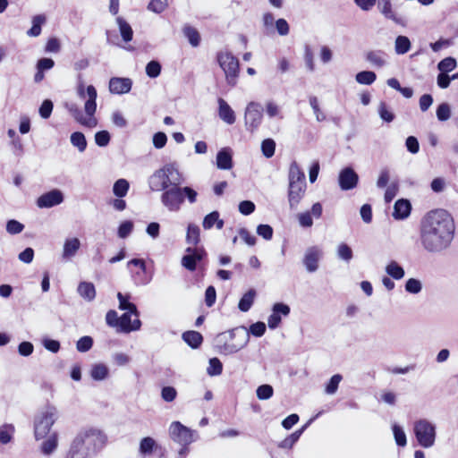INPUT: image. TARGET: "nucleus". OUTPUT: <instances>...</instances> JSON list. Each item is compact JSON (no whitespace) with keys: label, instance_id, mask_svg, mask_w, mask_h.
<instances>
[{"label":"nucleus","instance_id":"1","mask_svg":"<svg viewBox=\"0 0 458 458\" xmlns=\"http://www.w3.org/2000/svg\"><path fill=\"white\" fill-rule=\"evenodd\" d=\"M455 235V223L445 209L436 208L428 211L420 224V242L421 248L430 254H440L452 245Z\"/></svg>","mask_w":458,"mask_h":458},{"label":"nucleus","instance_id":"2","mask_svg":"<svg viewBox=\"0 0 458 458\" xmlns=\"http://www.w3.org/2000/svg\"><path fill=\"white\" fill-rule=\"evenodd\" d=\"M197 196L198 193L193 188L174 184L162 192L160 201L169 212H178L185 199H188L190 204H193L197 201Z\"/></svg>","mask_w":458,"mask_h":458},{"label":"nucleus","instance_id":"3","mask_svg":"<svg viewBox=\"0 0 458 458\" xmlns=\"http://www.w3.org/2000/svg\"><path fill=\"white\" fill-rule=\"evenodd\" d=\"M182 174L175 163H169L156 170L148 180V186L153 191H164L174 184H182Z\"/></svg>","mask_w":458,"mask_h":458},{"label":"nucleus","instance_id":"4","mask_svg":"<svg viewBox=\"0 0 458 458\" xmlns=\"http://www.w3.org/2000/svg\"><path fill=\"white\" fill-rule=\"evenodd\" d=\"M87 95L88 99L85 102L84 110L88 117L83 115L82 111L74 103L67 104L66 107L69 113L78 123H80L83 126L93 128L98 124V120L94 116L97 110L96 100L98 94L97 89L93 85H89L87 87Z\"/></svg>","mask_w":458,"mask_h":458},{"label":"nucleus","instance_id":"5","mask_svg":"<svg viewBox=\"0 0 458 458\" xmlns=\"http://www.w3.org/2000/svg\"><path fill=\"white\" fill-rule=\"evenodd\" d=\"M76 437L81 438L83 445L92 454L99 452L106 445L107 437L99 428L94 427L82 428Z\"/></svg>","mask_w":458,"mask_h":458},{"label":"nucleus","instance_id":"6","mask_svg":"<svg viewBox=\"0 0 458 458\" xmlns=\"http://www.w3.org/2000/svg\"><path fill=\"white\" fill-rule=\"evenodd\" d=\"M265 332L266 324L261 321L251 324L249 329H247L244 327L234 328L229 332L230 337L233 338L236 335H239L242 336V341L238 345H228L225 347V349L228 350L230 352H236L244 346H246L250 339V335H252L256 337H260L265 334Z\"/></svg>","mask_w":458,"mask_h":458},{"label":"nucleus","instance_id":"7","mask_svg":"<svg viewBox=\"0 0 458 458\" xmlns=\"http://www.w3.org/2000/svg\"><path fill=\"white\" fill-rule=\"evenodd\" d=\"M413 433L419 443L423 448H430L436 441V426L426 419H420L414 422Z\"/></svg>","mask_w":458,"mask_h":458},{"label":"nucleus","instance_id":"8","mask_svg":"<svg viewBox=\"0 0 458 458\" xmlns=\"http://www.w3.org/2000/svg\"><path fill=\"white\" fill-rule=\"evenodd\" d=\"M58 418V411L55 406H47L41 411L38 418L35 420L34 435L37 440L42 439L47 436L52 426Z\"/></svg>","mask_w":458,"mask_h":458},{"label":"nucleus","instance_id":"9","mask_svg":"<svg viewBox=\"0 0 458 458\" xmlns=\"http://www.w3.org/2000/svg\"><path fill=\"white\" fill-rule=\"evenodd\" d=\"M216 59L219 66L225 73L226 82L232 87L235 86L239 75L238 59L228 51L218 52Z\"/></svg>","mask_w":458,"mask_h":458},{"label":"nucleus","instance_id":"10","mask_svg":"<svg viewBox=\"0 0 458 458\" xmlns=\"http://www.w3.org/2000/svg\"><path fill=\"white\" fill-rule=\"evenodd\" d=\"M169 436L174 442L181 445H189L196 440L197 432L180 421H174L169 427Z\"/></svg>","mask_w":458,"mask_h":458},{"label":"nucleus","instance_id":"11","mask_svg":"<svg viewBox=\"0 0 458 458\" xmlns=\"http://www.w3.org/2000/svg\"><path fill=\"white\" fill-rule=\"evenodd\" d=\"M206 257L207 252L203 247L189 246L185 250V254L182 258L181 264L185 269L194 271L198 264H200Z\"/></svg>","mask_w":458,"mask_h":458},{"label":"nucleus","instance_id":"12","mask_svg":"<svg viewBox=\"0 0 458 458\" xmlns=\"http://www.w3.org/2000/svg\"><path fill=\"white\" fill-rule=\"evenodd\" d=\"M263 118V107L258 102H250L245 109L244 122L247 130L254 131L261 123Z\"/></svg>","mask_w":458,"mask_h":458},{"label":"nucleus","instance_id":"13","mask_svg":"<svg viewBox=\"0 0 458 458\" xmlns=\"http://www.w3.org/2000/svg\"><path fill=\"white\" fill-rule=\"evenodd\" d=\"M359 175L351 166L343 168L338 175V184L342 191H351L357 187Z\"/></svg>","mask_w":458,"mask_h":458},{"label":"nucleus","instance_id":"14","mask_svg":"<svg viewBox=\"0 0 458 458\" xmlns=\"http://www.w3.org/2000/svg\"><path fill=\"white\" fill-rule=\"evenodd\" d=\"M128 269L132 274L136 284L145 285L149 283V279L145 276L146 263L142 259H132L127 263Z\"/></svg>","mask_w":458,"mask_h":458},{"label":"nucleus","instance_id":"15","mask_svg":"<svg viewBox=\"0 0 458 458\" xmlns=\"http://www.w3.org/2000/svg\"><path fill=\"white\" fill-rule=\"evenodd\" d=\"M64 199L63 192L58 189L47 191L37 199V206L40 208H50L61 204Z\"/></svg>","mask_w":458,"mask_h":458},{"label":"nucleus","instance_id":"16","mask_svg":"<svg viewBox=\"0 0 458 458\" xmlns=\"http://www.w3.org/2000/svg\"><path fill=\"white\" fill-rule=\"evenodd\" d=\"M322 255V250L317 246L310 247L306 250L303 257V265L308 272L314 273L318 270Z\"/></svg>","mask_w":458,"mask_h":458},{"label":"nucleus","instance_id":"17","mask_svg":"<svg viewBox=\"0 0 458 458\" xmlns=\"http://www.w3.org/2000/svg\"><path fill=\"white\" fill-rule=\"evenodd\" d=\"M290 307L283 302H276L272 307V313L267 318V326L270 329H276L281 323L282 316L290 314Z\"/></svg>","mask_w":458,"mask_h":458},{"label":"nucleus","instance_id":"18","mask_svg":"<svg viewBox=\"0 0 458 458\" xmlns=\"http://www.w3.org/2000/svg\"><path fill=\"white\" fill-rule=\"evenodd\" d=\"M131 315H133L132 312L126 311L119 318L117 332L129 334L140 329L141 321L137 317L135 319L131 320Z\"/></svg>","mask_w":458,"mask_h":458},{"label":"nucleus","instance_id":"19","mask_svg":"<svg viewBox=\"0 0 458 458\" xmlns=\"http://www.w3.org/2000/svg\"><path fill=\"white\" fill-rule=\"evenodd\" d=\"M307 184L288 185V203L290 209L295 210L305 196Z\"/></svg>","mask_w":458,"mask_h":458},{"label":"nucleus","instance_id":"20","mask_svg":"<svg viewBox=\"0 0 458 458\" xmlns=\"http://www.w3.org/2000/svg\"><path fill=\"white\" fill-rule=\"evenodd\" d=\"M132 81L130 78L113 77L109 81V90L113 94L122 95L131 89Z\"/></svg>","mask_w":458,"mask_h":458},{"label":"nucleus","instance_id":"21","mask_svg":"<svg viewBox=\"0 0 458 458\" xmlns=\"http://www.w3.org/2000/svg\"><path fill=\"white\" fill-rule=\"evenodd\" d=\"M93 455L83 445L81 438L74 437L65 458H89Z\"/></svg>","mask_w":458,"mask_h":458},{"label":"nucleus","instance_id":"22","mask_svg":"<svg viewBox=\"0 0 458 458\" xmlns=\"http://www.w3.org/2000/svg\"><path fill=\"white\" fill-rule=\"evenodd\" d=\"M377 8L386 19L398 25L405 26V21L393 11L391 0H377Z\"/></svg>","mask_w":458,"mask_h":458},{"label":"nucleus","instance_id":"23","mask_svg":"<svg viewBox=\"0 0 458 458\" xmlns=\"http://www.w3.org/2000/svg\"><path fill=\"white\" fill-rule=\"evenodd\" d=\"M81 248V242L77 237L65 239L63 246L62 259L70 260Z\"/></svg>","mask_w":458,"mask_h":458},{"label":"nucleus","instance_id":"24","mask_svg":"<svg viewBox=\"0 0 458 458\" xmlns=\"http://www.w3.org/2000/svg\"><path fill=\"white\" fill-rule=\"evenodd\" d=\"M288 185L306 184V177L296 161L291 163L288 173Z\"/></svg>","mask_w":458,"mask_h":458},{"label":"nucleus","instance_id":"25","mask_svg":"<svg viewBox=\"0 0 458 458\" xmlns=\"http://www.w3.org/2000/svg\"><path fill=\"white\" fill-rule=\"evenodd\" d=\"M218 115L221 120H223L227 124H233L235 123L236 117L234 111L231 108V106L227 104V102L219 98L218 100Z\"/></svg>","mask_w":458,"mask_h":458},{"label":"nucleus","instance_id":"26","mask_svg":"<svg viewBox=\"0 0 458 458\" xmlns=\"http://www.w3.org/2000/svg\"><path fill=\"white\" fill-rule=\"evenodd\" d=\"M216 165L221 170H229L233 167L232 150L230 148H224L217 152Z\"/></svg>","mask_w":458,"mask_h":458},{"label":"nucleus","instance_id":"27","mask_svg":"<svg viewBox=\"0 0 458 458\" xmlns=\"http://www.w3.org/2000/svg\"><path fill=\"white\" fill-rule=\"evenodd\" d=\"M411 203L407 199H398L394 206L393 216L395 219H404L411 213Z\"/></svg>","mask_w":458,"mask_h":458},{"label":"nucleus","instance_id":"28","mask_svg":"<svg viewBox=\"0 0 458 458\" xmlns=\"http://www.w3.org/2000/svg\"><path fill=\"white\" fill-rule=\"evenodd\" d=\"M58 446V435L56 432H54L49 436L47 439L42 442L40 450L43 454L50 455L52 454Z\"/></svg>","mask_w":458,"mask_h":458},{"label":"nucleus","instance_id":"29","mask_svg":"<svg viewBox=\"0 0 458 458\" xmlns=\"http://www.w3.org/2000/svg\"><path fill=\"white\" fill-rule=\"evenodd\" d=\"M116 23L118 25L123 40L126 43L131 41L133 37V30L131 25L123 17L120 16L116 18Z\"/></svg>","mask_w":458,"mask_h":458},{"label":"nucleus","instance_id":"30","mask_svg":"<svg viewBox=\"0 0 458 458\" xmlns=\"http://www.w3.org/2000/svg\"><path fill=\"white\" fill-rule=\"evenodd\" d=\"M79 294L88 301H91L96 297V289L92 283L81 282L78 286Z\"/></svg>","mask_w":458,"mask_h":458},{"label":"nucleus","instance_id":"31","mask_svg":"<svg viewBox=\"0 0 458 458\" xmlns=\"http://www.w3.org/2000/svg\"><path fill=\"white\" fill-rule=\"evenodd\" d=\"M183 341L191 348L196 349L203 342V336L197 331H187L182 334Z\"/></svg>","mask_w":458,"mask_h":458},{"label":"nucleus","instance_id":"32","mask_svg":"<svg viewBox=\"0 0 458 458\" xmlns=\"http://www.w3.org/2000/svg\"><path fill=\"white\" fill-rule=\"evenodd\" d=\"M109 375V369L104 363H96L90 369V377L96 381L105 380Z\"/></svg>","mask_w":458,"mask_h":458},{"label":"nucleus","instance_id":"33","mask_svg":"<svg viewBox=\"0 0 458 458\" xmlns=\"http://www.w3.org/2000/svg\"><path fill=\"white\" fill-rule=\"evenodd\" d=\"M200 242V229L195 224H189L186 233V242L189 245L197 246Z\"/></svg>","mask_w":458,"mask_h":458},{"label":"nucleus","instance_id":"34","mask_svg":"<svg viewBox=\"0 0 458 458\" xmlns=\"http://www.w3.org/2000/svg\"><path fill=\"white\" fill-rule=\"evenodd\" d=\"M117 299L119 301V309L121 310L131 311L135 317L139 318L140 313L137 307L134 303L129 301V295H123L122 293H118Z\"/></svg>","mask_w":458,"mask_h":458},{"label":"nucleus","instance_id":"35","mask_svg":"<svg viewBox=\"0 0 458 458\" xmlns=\"http://www.w3.org/2000/svg\"><path fill=\"white\" fill-rule=\"evenodd\" d=\"M386 55L382 51H369L366 55V60L377 68H381L386 65Z\"/></svg>","mask_w":458,"mask_h":458},{"label":"nucleus","instance_id":"36","mask_svg":"<svg viewBox=\"0 0 458 458\" xmlns=\"http://www.w3.org/2000/svg\"><path fill=\"white\" fill-rule=\"evenodd\" d=\"M386 272L389 276L395 280L402 279L405 275L403 267L394 260L390 261L386 265Z\"/></svg>","mask_w":458,"mask_h":458},{"label":"nucleus","instance_id":"37","mask_svg":"<svg viewBox=\"0 0 458 458\" xmlns=\"http://www.w3.org/2000/svg\"><path fill=\"white\" fill-rule=\"evenodd\" d=\"M256 297V291L254 289H250L241 298L238 308L242 312H247L252 306L254 302V299Z\"/></svg>","mask_w":458,"mask_h":458},{"label":"nucleus","instance_id":"38","mask_svg":"<svg viewBox=\"0 0 458 458\" xmlns=\"http://www.w3.org/2000/svg\"><path fill=\"white\" fill-rule=\"evenodd\" d=\"M46 16L44 14H37L32 18V26L27 31L30 37H38L41 33V26L46 22Z\"/></svg>","mask_w":458,"mask_h":458},{"label":"nucleus","instance_id":"39","mask_svg":"<svg viewBox=\"0 0 458 458\" xmlns=\"http://www.w3.org/2000/svg\"><path fill=\"white\" fill-rule=\"evenodd\" d=\"M411 41L406 36H398L394 42V50L397 55H404L411 49Z\"/></svg>","mask_w":458,"mask_h":458},{"label":"nucleus","instance_id":"40","mask_svg":"<svg viewBox=\"0 0 458 458\" xmlns=\"http://www.w3.org/2000/svg\"><path fill=\"white\" fill-rule=\"evenodd\" d=\"M130 183L126 179H118L113 185V193L117 198H123L127 195Z\"/></svg>","mask_w":458,"mask_h":458},{"label":"nucleus","instance_id":"41","mask_svg":"<svg viewBox=\"0 0 458 458\" xmlns=\"http://www.w3.org/2000/svg\"><path fill=\"white\" fill-rule=\"evenodd\" d=\"M336 256L339 259L349 263L353 258V252L347 243L342 242L337 246Z\"/></svg>","mask_w":458,"mask_h":458},{"label":"nucleus","instance_id":"42","mask_svg":"<svg viewBox=\"0 0 458 458\" xmlns=\"http://www.w3.org/2000/svg\"><path fill=\"white\" fill-rule=\"evenodd\" d=\"M182 31L192 47H198L199 45L200 36L195 28L186 25L183 27Z\"/></svg>","mask_w":458,"mask_h":458},{"label":"nucleus","instance_id":"43","mask_svg":"<svg viewBox=\"0 0 458 458\" xmlns=\"http://www.w3.org/2000/svg\"><path fill=\"white\" fill-rule=\"evenodd\" d=\"M71 143L79 152H84L87 148V140L84 134L81 131H75L71 135Z\"/></svg>","mask_w":458,"mask_h":458},{"label":"nucleus","instance_id":"44","mask_svg":"<svg viewBox=\"0 0 458 458\" xmlns=\"http://www.w3.org/2000/svg\"><path fill=\"white\" fill-rule=\"evenodd\" d=\"M14 427L12 424H4L0 427V444L7 445L13 437Z\"/></svg>","mask_w":458,"mask_h":458},{"label":"nucleus","instance_id":"45","mask_svg":"<svg viewBox=\"0 0 458 458\" xmlns=\"http://www.w3.org/2000/svg\"><path fill=\"white\" fill-rule=\"evenodd\" d=\"M377 79V75L371 71H362L356 74L355 80L361 85H371Z\"/></svg>","mask_w":458,"mask_h":458},{"label":"nucleus","instance_id":"46","mask_svg":"<svg viewBox=\"0 0 458 458\" xmlns=\"http://www.w3.org/2000/svg\"><path fill=\"white\" fill-rule=\"evenodd\" d=\"M456 60L454 57L449 56L441 60L437 64V68L440 71V72L447 73L454 70L456 68Z\"/></svg>","mask_w":458,"mask_h":458},{"label":"nucleus","instance_id":"47","mask_svg":"<svg viewBox=\"0 0 458 458\" xmlns=\"http://www.w3.org/2000/svg\"><path fill=\"white\" fill-rule=\"evenodd\" d=\"M223 371V364L218 358H211L208 362L207 373L213 377L218 376Z\"/></svg>","mask_w":458,"mask_h":458},{"label":"nucleus","instance_id":"48","mask_svg":"<svg viewBox=\"0 0 458 458\" xmlns=\"http://www.w3.org/2000/svg\"><path fill=\"white\" fill-rule=\"evenodd\" d=\"M168 7V0H151L148 4V10L157 14L163 13Z\"/></svg>","mask_w":458,"mask_h":458},{"label":"nucleus","instance_id":"49","mask_svg":"<svg viewBox=\"0 0 458 458\" xmlns=\"http://www.w3.org/2000/svg\"><path fill=\"white\" fill-rule=\"evenodd\" d=\"M274 389L272 386L268 384H264L259 386L256 390V394L258 399L259 400H268L273 396Z\"/></svg>","mask_w":458,"mask_h":458},{"label":"nucleus","instance_id":"50","mask_svg":"<svg viewBox=\"0 0 458 458\" xmlns=\"http://www.w3.org/2000/svg\"><path fill=\"white\" fill-rule=\"evenodd\" d=\"M155 445H156V441L152 437H143L140 443V452L142 454H149L153 452Z\"/></svg>","mask_w":458,"mask_h":458},{"label":"nucleus","instance_id":"51","mask_svg":"<svg viewBox=\"0 0 458 458\" xmlns=\"http://www.w3.org/2000/svg\"><path fill=\"white\" fill-rule=\"evenodd\" d=\"M405 291L409 293L417 294L422 290V284L419 279L410 278L405 283Z\"/></svg>","mask_w":458,"mask_h":458},{"label":"nucleus","instance_id":"52","mask_svg":"<svg viewBox=\"0 0 458 458\" xmlns=\"http://www.w3.org/2000/svg\"><path fill=\"white\" fill-rule=\"evenodd\" d=\"M161 72V64L159 62L152 60L146 65V73L149 78H157Z\"/></svg>","mask_w":458,"mask_h":458},{"label":"nucleus","instance_id":"53","mask_svg":"<svg viewBox=\"0 0 458 458\" xmlns=\"http://www.w3.org/2000/svg\"><path fill=\"white\" fill-rule=\"evenodd\" d=\"M393 433L396 445L399 446H405L407 444L406 435L399 425L394 424L393 426Z\"/></svg>","mask_w":458,"mask_h":458},{"label":"nucleus","instance_id":"54","mask_svg":"<svg viewBox=\"0 0 458 458\" xmlns=\"http://www.w3.org/2000/svg\"><path fill=\"white\" fill-rule=\"evenodd\" d=\"M276 149V143L272 139H266L261 143V150L263 155L269 158L274 156Z\"/></svg>","mask_w":458,"mask_h":458},{"label":"nucleus","instance_id":"55","mask_svg":"<svg viewBox=\"0 0 458 458\" xmlns=\"http://www.w3.org/2000/svg\"><path fill=\"white\" fill-rule=\"evenodd\" d=\"M451 116V108L447 103L440 104L437 108V117L439 121H447Z\"/></svg>","mask_w":458,"mask_h":458},{"label":"nucleus","instance_id":"56","mask_svg":"<svg viewBox=\"0 0 458 458\" xmlns=\"http://www.w3.org/2000/svg\"><path fill=\"white\" fill-rule=\"evenodd\" d=\"M378 114L380 118L386 123H391L394 119V114L387 108L385 102H380L378 106Z\"/></svg>","mask_w":458,"mask_h":458},{"label":"nucleus","instance_id":"57","mask_svg":"<svg viewBox=\"0 0 458 458\" xmlns=\"http://www.w3.org/2000/svg\"><path fill=\"white\" fill-rule=\"evenodd\" d=\"M93 345V339L90 336L81 337L76 344V348L81 352H86L91 349Z\"/></svg>","mask_w":458,"mask_h":458},{"label":"nucleus","instance_id":"58","mask_svg":"<svg viewBox=\"0 0 458 458\" xmlns=\"http://www.w3.org/2000/svg\"><path fill=\"white\" fill-rule=\"evenodd\" d=\"M177 396V391L174 386H164L161 389V397L166 403H171L175 400Z\"/></svg>","mask_w":458,"mask_h":458},{"label":"nucleus","instance_id":"59","mask_svg":"<svg viewBox=\"0 0 458 458\" xmlns=\"http://www.w3.org/2000/svg\"><path fill=\"white\" fill-rule=\"evenodd\" d=\"M133 230V223L131 221H123L118 227V236L122 239L128 237Z\"/></svg>","mask_w":458,"mask_h":458},{"label":"nucleus","instance_id":"60","mask_svg":"<svg viewBox=\"0 0 458 458\" xmlns=\"http://www.w3.org/2000/svg\"><path fill=\"white\" fill-rule=\"evenodd\" d=\"M310 105L316 115V119L318 122H322L326 119V115L324 114V113L320 110L319 108V105H318V98L317 97H310Z\"/></svg>","mask_w":458,"mask_h":458},{"label":"nucleus","instance_id":"61","mask_svg":"<svg viewBox=\"0 0 458 458\" xmlns=\"http://www.w3.org/2000/svg\"><path fill=\"white\" fill-rule=\"evenodd\" d=\"M24 229V225L15 219H11L6 223V231L10 234H18Z\"/></svg>","mask_w":458,"mask_h":458},{"label":"nucleus","instance_id":"62","mask_svg":"<svg viewBox=\"0 0 458 458\" xmlns=\"http://www.w3.org/2000/svg\"><path fill=\"white\" fill-rule=\"evenodd\" d=\"M218 217H219L218 211H212L211 213L205 216L203 222H202L203 228L205 230L211 229L215 225L216 221H217Z\"/></svg>","mask_w":458,"mask_h":458},{"label":"nucleus","instance_id":"63","mask_svg":"<svg viewBox=\"0 0 458 458\" xmlns=\"http://www.w3.org/2000/svg\"><path fill=\"white\" fill-rule=\"evenodd\" d=\"M342 380V376L340 374L334 375L328 384L326 386V393L328 394H333L337 391L339 383Z\"/></svg>","mask_w":458,"mask_h":458},{"label":"nucleus","instance_id":"64","mask_svg":"<svg viewBox=\"0 0 458 458\" xmlns=\"http://www.w3.org/2000/svg\"><path fill=\"white\" fill-rule=\"evenodd\" d=\"M110 134L107 131H99L95 134V142L99 147H106L109 144Z\"/></svg>","mask_w":458,"mask_h":458}]
</instances>
